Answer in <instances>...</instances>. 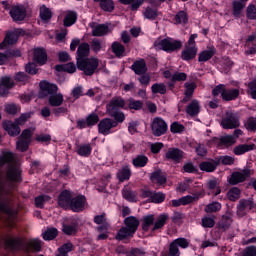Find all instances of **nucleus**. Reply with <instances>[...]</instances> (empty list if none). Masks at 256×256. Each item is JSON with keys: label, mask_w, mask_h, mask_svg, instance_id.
<instances>
[{"label": "nucleus", "mask_w": 256, "mask_h": 256, "mask_svg": "<svg viewBox=\"0 0 256 256\" xmlns=\"http://www.w3.org/2000/svg\"><path fill=\"white\" fill-rule=\"evenodd\" d=\"M7 163L8 168L6 172L7 181H13L14 183H21L23 178L21 177V168L15 161V156L11 152H5L3 156H0V167H3Z\"/></svg>", "instance_id": "f257e3e1"}, {"label": "nucleus", "mask_w": 256, "mask_h": 256, "mask_svg": "<svg viewBox=\"0 0 256 256\" xmlns=\"http://www.w3.org/2000/svg\"><path fill=\"white\" fill-rule=\"evenodd\" d=\"M6 247L12 251H25V253H39L41 251V241L39 239L23 242L19 238H9L5 241Z\"/></svg>", "instance_id": "f03ea898"}, {"label": "nucleus", "mask_w": 256, "mask_h": 256, "mask_svg": "<svg viewBox=\"0 0 256 256\" xmlns=\"http://www.w3.org/2000/svg\"><path fill=\"white\" fill-rule=\"evenodd\" d=\"M124 226H122L116 236V241H125V239H133L135 233H137L140 225V221L135 216H128L123 221Z\"/></svg>", "instance_id": "7ed1b4c3"}, {"label": "nucleus", "mask_w": 256, "mask_h": 256, "mask_svg": "<svg viewBox=\"0 0 256 256\" xmlns=\"http://www.w3.org/2000/svg\"><path fill=\"white\" fill-rule=\"evenodd\" d=\"M156 51H166V53H173L179 51L183 47V42L180 40H173L172 38H165L154 42Z\"/></svg>", "instance_id": "20e7f679"}, {"label": "nucleus", "mask_w": 256, "mask_h": 256, "mask_svg": "<svg viewBox=\"0 0 256 256\" xmlns=\"http://www.w3.org/2000/svg\"><path fill=\"white\" fill-rule=\"evenodd\" d=\"M77 69L83 71L84 75L91 77L95 74L99 67V59L97 58H87L76 62Z\"/></svg>", "instance_id": "39448f33"}, {"label": "nucleus", "mask_w": 256, "mask_h": 256, "mask_svg": "<svg viewBox=\"0 0 256 256\" xmlns=\"http://www.w3.org/2000/svg\"><path fill=\"white\" fill-rule=\"evenodd\" d=\"M195 39H197V34H192L185 44V47L181 52V59L183 61H193V59L197 57L198 49Z\"/></svg>", "instance_id": "423d86ee"}, {"label": "nucleus", "mask_w": 256, "mask_h": 256, "mask_svg": "<svg viewBox=\"0 0 256 256\" xmlns=\"http://www.w3.org/2000/svg\"><path fill=\"white\" fill-rule=\"evenodd\" d=\"M221 126L223 129H237L241 126L239 114L226 111L225 116L221 120Z\"/></svg>", "instance_id": "0eeeda50"}, {"label": "nucleus", "mask_w": 256, "mask_h": 256, "mask_svg": "<svg viewBox=\"0 0 256 256\" xmlns=\"http://www.w3.org/2000/svg\"><path fill=\"white\" fill-rule=\"evenodd\" d=\"M151 129L154 137H161V135H165V133H167V122H165L161 117H155L152 121Z\"/></svg>", "instance_id": "6e6552de"}, {"label": "nucleus", "mask_w": 256, "mask_h": 256, "mask_svg": "<svg viewBox=\"0 0 256 256\" xmlns=\"http://www.w3.org/2000/svg\"><path fill=\"white\" fill-rule=\"evenodd\" d=\"M40 92H39V99H45V97H51L55 95L57 91H59V87L55 84H51L48 81H41L39 83Z\"/></svg>", "instance_id": "1a4fd4ad"}, {"label": "nucleus", "mask_w": 256, "mask_h": 256, "mask_svg": "<svg viewBox=\"0 0 256 256\" xmlns=\"http://www.w3.org/2000/svg\"><path fill=\"white\" fill-rule=\"evenodd\" d=\"M248 177H251V170L244 169L242 172H233L228 179L230 185H239V183H245Z\"/></svg>", "instance_id": "9d476101"}, {"label": "nucleus", "mask_w": 256, "mask_h": 256, "mask_svg": "<svg viewBox=\"0 0 256 256\" xmlns=\"http://www.w3.org/2000/svg\"><path fill=\"white\" fill-rule=\"evenodd\" d=\"M117 127V122L111 118H104L100 120L98 123V133L101 135H109L111 133V129H115Z\"/></svg>", "instance_id": "9b49d317"}, {"label": "nucleus", "mask_w": 256, "mask_h": 256, "mask_svg": "<svg viewBox=\"0 0 256 256\" xmlns=\"http://www.w3.org/2000/svg\"><path fill=\"white\" fill-rule=\"evenodd\" d=\"M253 199H241L237 206L238 217H245L254 207Z\"/></svg>", "instance_id": "f8f14e48"}, {"label": "nucleus", "mask_w": 256, "mask_h": 256, "mask_svg": "<svg viewBox=\"0 0 256 256\" xmlns=\"http://www.w3.org/2000/svg\"><path fill=\"white\" fill-rule=\"evenodd\" d=\"M185 158V152L179 148H169L165 153V159L167 161H173L174 163H181Z\"/></svg>", "instance_id": "ddd939ff"}, {"label": "nucleus", "mask_w": 256, "mask_h": 256, "mask_svg": "<svg viewBox=\"0 0 256 256\" xmlns=\"http://www.w3.org/2000/svg\"><path fill=\"white\" fill-rule=\"evenodd\" d=\"M10 16L13 21H25V17H27V9L23 5L12 6L10 9Z\"/></svg>", "instance_id": "4468645a"}, {"label": "nucleus", "mask_w": 256, "mask_h": 256, "mask_svg": "<svg viewBox=\"0 0 256 256\" xmlns=\"http://www.w3.org/2000/svg\"><path fill=\"white\" fill-rule=\"evenodd\" d=\"M73 201V193L69 190H64L59 194L58 205L62 209H70Z\"/></svg>", "instance_id": "2eb2a0df"}, {"label": "nucleus", "mask_w": 256, "mask_h": 256, "mask_svg": "<svg viewBox=\"0 0 256 256\" xmlns=\"http://www.w3.org/2000/svg\"><path fill=\"white\" fill-rule=\"evenodd\" d=\"M85 205H87V198H85L83 195H79L74 198L72 197L70 209L74 213H81V211L85 209Z\"/></svg>", "instance_id": "dca6fc26"}, {"label": "nucleus", "mask_w": 256, "mask_h": 256, "mask_svg": "<svg viewBox=\"0 0 256 256\" xmlns=\"http://www.w3.org/2000/svg\"><path fill=\"white\" fill-rule=\"evenodd\" d=\"M89 27L92 28V37H105V35H109V26L107 24L92 22L89 24Z\"/></svg>", "instance_id": "f3484780"}, {"label": "nucleus", "mask_w": 256, "mask_h": 256, "mask_svg": "<svg viewBox=\"0 0 256 256\" xmlns=\"http://www.w3.org/2000/svg\"><path fill=\"white\" fill-rule=\"evenodd\" d=\"M233 224V213L231 211H226L224 215H222L221 219L217 223L218 229L220 231H227L229 227Z\"/></svg>", "instance_id": "a211bd4d"}, {"label": "nucleus", "mask_w": 256, "mask_h": 256, "mask_svg": "<svg viewBox=\"0 0 256 256\" xmlns=\"http://www.w3.org/2000/svg\"><path fill=\"white\" fill-rule=\"evenodd\" d=\"M219 166V160L217 158L211 159L210 161H202L199 164L200 171H204L205 173H214L217 171V167Z\"/></svg>", "instance_id": "6ab92c4d"}, {"label": "nucleus", "mask_w": 256, "mask_h": 256, "mask_svg": "<svg viewBox=\"0 0 256 256\" xmlns=\"http://www.w3.org/2000/svg\"><path fill=\"white\" fill-rule=\"evenodd\" d=\"M76 53H77L76 62L77 61H85V59H89V55L91 53L89 43H87V42L81 43L78 46Z\"/></svg>", "instance_id": "aec40b11"}, {"label": "nucleus", "mask_w": 256, "mask_h": 256, "mask_svg": "<svg viewBox=\"0 0 256 256\" xmlns=\"http://www.w3.org/2000/svg\"><path fill=\"white\" fill-rule=\"evenodd\" d=\"M2 127L5 129L11 137H17L19 133H21V127H19V124L11 121H3Z\"/></svg>", "instance_id": "412c9836"}, {"label": "nucleus", "mask_w": 256, "mask_h": 256, "mask_svg": "<svg viewBox=\"0 0 256 256\" xmlns=\"http://www.w3.org/2000/svg\"><path fill=\"white\" fill-rule=\"evenodd\" d=\"M186 113L189 117H197L199 113H201V103L197 99H193L187 106H186Z\"/></svg>", "instance_id": "4be33fe9"}, {"label": "nucleus", "mask_w": 256, "mask_h": 256, "mask_svg": "<svg viewBox=\"0 0 256 256\" xmlns=\"http://www.w3.org/2000/svg\"><path fill=\"white\" fill-rule=\"evenodd\" d=\"M0 213L7 217L6 221H8L9 225H11V221L17 217V211L11 209L5 202H0Z\"/></svg>", "instance_id": "5701e85b"}, {"label": "nucleus", "mask_w": 256, "mask_h": 256, "mask_svg": "<svg viewBox=\"0 0 256 256\" xmlns=\"http://www.w3.org/2000/svg\"><path fill=\"white\" fill-rule=\"evenodd\" d=\"M167 221H169V214L162 213L157 218H155L154 225L151 229L152 233L155 231H159V229H163L165 225H167Z\"/></svg>", "instance_id": "b1692460"}, {"label": "nucleus", "mask_w": 256, "mask_h": 256, "mask_svg": "<svg viewBox=\"0 0 256 256\" xmlns=\"http://www.w3.org/2000/svg\"><path fill=\"white\" fill-rule=\"evenodd\" d=\"M217 53V49L215 47H209L207 50H203L198 54L199 63H207L210 59H213L215 54Z\"/></svg>", "instance_id": "393cba45"}, {"label": "nucleus", "mask_w": 256, "mask_h": 256, "mask_svg": "<svg viewBox=\"0 0 256 256\" xmlns=\"http://www.w3.org/2000/svg\"><path fill=\"white\" fill-rule=\"evenodd\" d=\"M33 61L38 65H45L47 63V51L44 48H35Z\"/></svg>", "instance_id": "a878e982"}, {"label": "nucleus", "mask_w": 256, "mask_h": 256, "mask_svg": "<svg viewBox=\"0 0 256 256\" xmlns=\"http://www.w3.org/2000/svg\"><path fill=\"white\" fill-rule=\"evenodd\" d=\"M131 69L134 71L135 75H145L148 71L147 63L144 59L136 60L132 64Z\"/></svg>", "instance_id": "bb28decb"}, {"label": "nucleus", "mask_w": 256, "mask_h": 256, "mask_svg": "<svg viewBox=\"0 0 256 256\" xmlns=\"http://www.w3.org/2000/svg\"><path fill=\"white\" fill-rule=\"evenodd\" d=\"M94 3H99L100 9L106 13L115 11V2L113 0H93Z\"/></svg>", "instance_id": "cd10ccee"}, {"label": "nucleus", "mask_w": 256, "mask_h": 256, "mask_svg": "<svg viewBox=\"0 0 256 256\" xmlns=\"http://www.w3.org/2000/svg\"><path fill=\"white\" fill-rule=\"evenodd\" d=\"M253 149H255V144H240L234 147L233 153L234 155H245V153H249Z\"/></svg>", "instance_id": "c85d7f7f"}, {"label": "nucleus", "mask_w": 256, "mask_h": 256, "mask_svg": "<svg viewBox=\"0 0 256 256\" xmlns=\"http://www.w3.org/2000/svg\"><path fill=\"white\" fill-rule=\"evenodd\" d=\"M19 41V37L15 32H10L6 35L4 41L0 43V49H5L7 45H15V43Z\"/></svg>", "instance_id": "c756f323"}, {"label": "nucleus", "mask_w": 256, "mask_h": 256, "mask_svg": "<svg viewBox=\"0 0 256 256\" xmlns=\"http://www.w3.org/2000/svg\"><path fill=\"white\" fill-rule=\"evenodd\" d=\"M142 230L145 232L149 231L151 227L155 225V215L154 214H148L142 218Z\"/></svg>", "instance_id": "7c9ffc66"}, {"label": "nucleus", "mask_w": 256, "mask_h": 256, "mask_svg": "<svg viewBox=\"0 0 256 256\" xmlns=\"http://www.w3.org/2000/svg\"><path fill=\"white\" fill-rule=\"evenodd\" d=\"M63 101V94L57 92L48 98L50 107H61V105H63Z\"/></svg>", "instance_id": "2f4dec72"}, {"label": "nucleus", "mask_w": 256, "mask_h": 256, "mask_svg": "<svg viewBox=\"0 0 256 256\" xmlns=\"http://www.w3.org/2000/svg\"><path fill=\"white\" fill-rule=\"evenodd\" d=\"M245 2H241L239 0H235L232 2V15L234 17H241V13H243V9H245Z\"/></svg>", "instance_id": "473e14b6"}, {"label": "nucleus", "mask_w": 256, "mask_h": 256, "mask_svg": "<svg viewBox=\"0 0 256 256\" xmlns=\"http://www.w3.org/2000/svg\"><path fill=\"white\" fill-rule=\"evenodd\" d=\"M40 19L43 21V23H49L51 19H53V12L51 9L47 8V6L42 5L40 7Z\"/></svg>", "instance_id": "72a5a7b5"}, {"label": "nucleus", "mask_w": 256, "mask_h": 256, "mask_svg": "<svg viewBox=\"0 0 256 256\" xmlns=\"http://www.w3.org/2000/svg\"><path fill=\"white\" fill-rule=\"evenodd\" d=\"M239 97V89H225L222 94L223 101H235Z\"/></svg>", "instance_id": "f704fd0d"}, {"label": "nucleus", "mask_w": 256, "mask_h": 256, "mask_svg": "<svg viewBox=\"0 0 256 256\" xmlns=\"http://www.w3.org/2000/svg\"><path fill=\"white\" fill-rule=\"evenodd\" d=\"M174 21L176 25H187L189 23V15L181 10L175 15Z\"/></svg>", "instance_id": "c9c22d12"}, {"label": "nucleus", "mask_w": 256, "mask_h": 256, "mask_svg": "<svg viewBox=\"0 0 256 256\" xmlns=\"http://www.w3.org/2000/svg\"><path fill=\"white\" fill-rule=\"evenodd\" d=\"M89 47L94 53H99L102 49H105V43L99 38H93Z\"/></svg>", "instance_id": "e433bc0d"}, {"label": "nucleus", "mask_w": 256, "mask_h": 256, "mask_svg": "<svg viewBox=\"0 0 256 256\" xmlns=\"http://www.w3.org/2000/svg\"><path fill=\"white\" fill-rule=\"evenodd\" d=\"M77 23V12L69 11L64 17V27H71V25H75Z\"/></svg>", "instance_id": "4c0bfd02"}, {"label": "nucleus", "mask_w": 256, "mask_h": 256, "mask_svg": "<svg viewBox=\"0 0 256 256\" xmlns=\"http://www.w3.org/2000/svg\"><path fill=\"white\" fill-rule=\"evenodd\" d=\"M117 177L121 183H123V181H129L131 178V168L127 165L122 167V169L118 171Z\"/></svg>", "instance_id": "58836bf2"}, {"label": "nucleus", "mask_w": 256, "mask_h": 256, "mask_svg": "<svg viewBox=\"0 0 256 256\" xmlns=\"http://www.w3.org/2000/svg\"><path fill=\"white\" fill-rule=\"evenodd\" d=\"M151 181H156L158 185H165L167 183V177L163 174V171L157 170L151 174Z\"/></svg>", "instance_id": "ea45409f"}, {"label": "nucleus", "mask_w": 256, "mask_h": 256, "mask_svg": "<svg viewBox=\"0 0 256 256\" xmlns=\"http://www.w3.org/2000/svg\"><path fill=\"white\" fill-rule=\"evenodd\" d=\"M149 163V158L143 154L137 155L135 158L132 160V164L136 168H143Z\"/></svg>", "instance_id": "a19ab883"}, {"label": "nucleus", "mask_w": 256, "mask_h": 256, "mask_svg": "<svg viewBox=\"0 0 256 256\" xmlns=\"http://www.w3.org/2000/svg\"><path fill=\"white\" fill-rule=\"evenodd\" d=\"M112 53H114L118 58L125 57V46L119 42H113Z\"/></svg>", "instance_id": "79ce46f5"}, {"label": "nucleus", "mask_w": 256, "mask_h": 256, "mask_svg": "<svg viewBox=\"0 0 256 256\" xmlns=\"http://www.w3.org/2000/svg\"><path fill=\"white\" fill-rule=\"evenodd\" d=\"M236 142V138L233 135H226V136H222L219 140V145H223L224 147H231L233 145H235Z\"/></svg>", "instance_id": "37998d69"}, {"label": "nucleus", "mask_w": 256, "mask_h": 256, "mask_svg": "<svg viewBox=\"0 0 256 256\" xmlns=\"http://www.w3.org/2000/svg\"><path fill=\"white\" fill-rule=\"evenodd\" d=\"M92 150L91 144H82L78 146L76 153H78L80 157H89Z\"/></svg>", "instance_id": "c03bdc74"}, {"label": "nucleus", "mask_w": 256, "mask_h": 256, "mask_svg": "<svg viewBox=\"0 0 256 256\" xmlns=\"http://www.w3.org/2000/svg\"><path fill=\"white\" fill-rule=\"evenodd\" d=\"M78 227L77 223L63 224L62 231L65 235H77Z\"/></svg>", "instance_id": "a18cd8bd"}, {"label": "nucleus", "mask_w": 256, "mask_h": 256, "mask_svg": "<svg viewBox=\"0 0 256 256\" xmlns=\"http://www.w3.org/2000/svg\"><path fill=\"white\" fill-rule=\"evenodd\" d=\"M227 197L229 201H238L241 199V189L238 187H233L227 192Z\"/></svg>", "instance_id": "49530a36"}, {"label": "nucleus", "mask_w": 256, "mask_h": 256, "mask_svg": "<svg viewBox=\"0 0 256 256\" xmlns=\"http://www.w3.org/2000/svg\"><path fill=\"white\" fill-rule=\"evenodd\" d=\"M59 235L57 228H49L43 233L44 241H53Z\"/></svg>", "instance_id": "de8ad7c7"}, {"label": "nucleus", "mask_w": 256, "mask_h": 256, "mask_svg": "<svg viewBox=\"0 0 256 256\" xmlns=\"http://www.w3.org/2000/svg\"><path fill=\"white\" fill-rule=\"evenodd\" d=\"M151 91L153 95H157V93L165 95V93H167V86L163 83H155L152 85Z\"/></svg>", "instance_id": "09e8293b"}, {"label": "nucleus", "mask_w": 256, "mask_h": 256, "mask_svg": "<svg viewBox=\"0 0 256 256\" xmlns=\"http://www.w3.org/2000/svg\"><path fill=\"white\" fill-rule=\"evenodd\" d=\"M143 101L141 100H135V99H130L128 100V109L133 110L134 111H141V109H143Z\"/></svg>", "instance_id": "8fccbe9b"}, {"label": "nucleus", "mask_w": 256, "mask_h": 256, "mask_svg": "<svg viewBox=\"0 0 256 256\" xmlns=\"http://www.w3.org/2000/svg\"><path fill=\"white\" fill-rule=\"evenodd\" d=\"M215 219V216H204L202 218V227H204L205 229H211L215 227Z\"/></svg>", "instance_id": "3c124183"}, {"label": "nucleus", "mask_w": 256, "mask_h": 256, "mask_svg": "<svg viewBox=\"0 0 256 256\" xmlns=\"http://www.w3.org/2000/svg\"><path fill=\"white\" fill-rule=\"evenodd\" d=\"M47 201H51V196L40 195L35 198V205L38 207V209H43L44 204L47 203Z\"/></svg>", "instance_id": "603ef678"}, {"label": "nucleus", "mask_w": 256, "mask_h": 256, "mask_svg": "<svg viewBox=\"0 0 256 256\" xmlns=\"http://www.w3.org/2000/svg\"><path fill=\"white\" fill-rule=\"evenodd\" d=\"M97 123H99V114L93 112L86 117L87 127H94Z\"/></svg>", "instance_id": "864d4df0"}, {"label": "nucleus", "mask_w": 256, "mask_h": 256, "mask_svg": "<svg viewBox=\"0 0 256 256\" xmlns=\"http://www.w3.org/2000/svg\"><path fill=\"white\" fill-rule=\"evenodd\" d=\"M244 127H246L247 131H250L251 133H256V117H249L245 122Z\"/></svg>", "instance_id": "5fc2aeb1"}, {"label": "nucleus", "mask_w": 256, "mask_h": 256, "mask_svg": "<svg viewBox=\"0 0 256 256\" xmlns=\"http://www.w3.org/2000/svg\"><path fill=\"white\" fill-rule=\"evenodd\" d=\"M218 160V165H233L235 163V158L231 156H218L216 157V161Z\"/></svg>", "instance_id": "6e6d98bb"}, {"label": "nucleus", "mask_w": 256, "mask_h": 256, "mask_svg": "<svg viewBox=\"0 0 256 256\" xmlns=\"http://www.w3.org/2000/svg\"><path fill=\"white\" fill-rule=\"evenodd\" d=\"M74 250H75V246L71 242L65 243L58 248V252L64 255H69V253H71V251H74Z\"/></svg>", "instance_id": "4d7b16f0"}, {"label": "nucleus", "mask_w": 256, "mask_h": 256, "mask_svg": "<svg viewBox=\"0 0 256 256\" xmlns=\"http://www.w3.org/2000/svg\"><path fill=\"white\" fill-rule=\"evenodd\" d=\"M218 211H221V203L219 202H213L205 207L206 213H217Z\"/></svg>", "instance_id": "13d9d810"}, {"label": "nucleus", "mask_w": 256, "mask_h": 256, "mask_svg": "<svg viewBox=\"0 0 256 256\" xmlns=\"http://www.w3.org/2000/svg\"><path fill=\"white\" fill-rule=\"evenodd\" d=\"M109 104L118 107V109H127V107H125V100L121 97L112 98Z\"/></svg>", "instance_id": "bf43d9fd"}, {"label": "nucleus", "mask_w": 256, "mask_h": 256, "mask_svg": "<svg viewBox=\"0 0 256 256\" xmlns=\"http://www.w3.org/2000/svg\"><path fill=\"white\" fill-rule=\"evenodd\" d=\"M151 203H163L165 194L163 192H154L150 198Z\"/></svg>", "instance_id": "052dcab7"}, {"label": "nucleus", "mask_w": 256, "mask_h": 256, "mask_svg": "<svg viewBox=\"0 0 256 256\" xmlns=\"http://www.w3.org/2000/svg\"><path fill=\"white\" fill-rule=\"evenodd\" d=\"M109 117H112L114 119V123H116V127L117 125H119V123H123V121H125V113H123L121 110H119L114 114H110Z\"/></svg>", "instance_id": "680f3d73"}, {"label": "nucleus", "mask_w": 256, "mask_h": 256, "mask_svg": "<svg viewBox=\"0 0 256 256\" xmlns=\"http://www.w3.org/2000/svg\"><path fill=\"white\" fill-rule=\"evenodd\" d=\"M31 115H33V112L21 114L20 117L14 121V123H16L17 125H25V123H27V120L31 119Z\"/></svg>", "instance_id": "e2e57ef3"}, {"label": "nucleus", "mask_w": 256, "mask_h": 256, "mask_svg": "<svg viewBox=\"0 0 256 256\" xmlns=\"http://www.w3.org/2000/svg\"><path fill=\"white\" fill-rule=\"evenodd\" d=\"M247 19L256 21V7L254 4H250L246 9Z\"/></svg>", "instance_id": "0e129e2a"}, {"label": "nucleus", "mask_w": 256, "mask_h": 256, "mask_svg": "<svg viewBox=\"0 0 256 256\" xmlns=\"http://www.w3.org/2000/svg\"><path fill=\"white\" fill-rule=\"evenodd\" d=\"M143 14L146 19H150L152 21H154V19H157V16H158L157 10L151 7L146 8Z\"/></svg>", "instance_id": "69168bd1"}, {"label": "nucleus", "mask_w": 256, "mask_h": 256, "mask_svg": "<svg viewBox=\"0 0 256 256\" xmlns=\"http://www.w3.org/2000/svg\"><path fill=\"white\" fill-rule=\"evenodd\" d=\"M247 94L250 95L252 99H256V80L248 84Z\"/></svg>", "instance_id": "338daca9"}, {"label": "nucleus", "mask_w": 256, "mask_h": 256, "mask_svg": "<svg viewBox=\"0 0 256 256\" xmlns=\"http://www.w3.org/2000/svg\"><path fill=\"white\" fill-rule=\"evenodd\" d=\"M144 255H146V252L141 248H132L127 254V256H144Z\"/></svg>", "instance_id": "774afa93"}]
</instances>
